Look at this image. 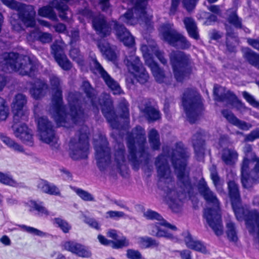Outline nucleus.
Returning a JSON list of instances; mask_svg holds the SVG:
<instances>
[{"label":"nucleus","mask_w":259,"mask_h":259,"mask_svg":"<svg viewBox=\"0 0 259 259\" xmlns=\"http://www.w3.org/2000/svg\"><path fill=\"white\" fill-rule=\"evenodd\" d=\"M189 154L181 143L176 144L170 149L164 148L163 153L156 159V167L160 183H163V190L165 199L171 209L178 211L182 206L185 193H190L192 189L186 167Z\"/></svg>","instance_id":"1"},{"label":"nucleus","mask_w":259,"mask_h":259,"mask_svg":"<svg viewBox=\"0 0 259 259\" xmlns=\"http://www.w3.org/2000/svg\"><path fill=\"white\" fill-rule=\"evenodd\" d=\"M50 80L53 89L55 91L52 96V105L49 112L58 126L69 127L71 123L77 122L83 117V112L79 102L80 94L77 92L68 94L67 100L70 107V113L67 114L62 105L60 79L56 75L52 74L50 76Z\"/></svg>","instance_id":"2"},{"label":"nucleus","mask_w":259,"mask_h":259,"mask_svg":"<svg viewBox=\"0 0 259 259\" xmlns=\"http://www.w3.org/2000/svg\"><path fill=\"white\" fill-rule=\"evenodd\" d=\"M114 28L117 38L125 46L128 47L124 60V64L128 71L134 75L138 82L142 84L145 83L148 81L149 75L139 57L135 54L136 50L133 47L135 43L134 37L125 27L116 22H115Z\"/></svg>","instance_id":"3"},{"label":"nucleus","mask_w":259,"mask_h":259,"mask_svg":"<svg viewBox=\"0 0 259 259\" xmlns=\"http://www.w3.org/2000/svg\"><path fill=\"white\" fill-rule=\"evenodd\" d=\"M94 147L97 165L101 170L110 167L120 171L125 167V150L122 144H119L115 146L114 160L112 161L110 160V150L106 138L100 136L99 139L95 140Z\"/></svg>","instance_id":"4"},{"label":"nucleus","mask_w":259,"mask_h":259,"mask_svg":"<svg viewBox=\"0 0 259 259\" xmlns=\"http://www.w3.org/2000/svg\"><path fill=\"white\" fill-rule=\"evenodd\" d=\"M198 188L199 193L206 201L214 206L213 209L207 208L204 210L203 217L214 234L218 236H221L224 229L220 213L219 201L203 180H200Z\"/></svg>","instance_id":"5"},{"label":"nucleus","mask_w":259,"mask_h":259,"mask_svg":"<svg viewBox=\"0 0 259 259\" xmlns=\"http://www.w3.org/2000/svg\"><path fill=\"white\" fill-rule=\"evenodd\" d=\"M0 66L5 71H14L22 76L32 77L37 70L38 63L27 56L6 52L0 55Z\"/></svg>","instance_id":"6"},{"label":"nucleus","mask_w":259,"mask_h":259,"mask_svg":"<svg viewBox=\"0 0 259 259\" xmlns=\"http://www.w3.org/2000/svg\"><path fill=\"white\" fill-rule=\"evenodd\" d=\"M145 142V132L141 126H137L127 137V145L129 153L127 157L136 169H138L143 162H148V154L144 147Z\"/></svg>","instance_id":"7"},{"label":"nucleus","mask_w":259,"mask_h":259,"mask_svg":"<svg viewBox=\"0 0 259 259\" xmlns=\"http://www.w3.org/2000/svg\"><path fill=\"white\" fill-rule=\"evenodd\" d=\"M145 64L150 68L155 80L160 83L166 84H170L172 78L165 75L163 69L159 68L157 64L153 59V55L154 54L163 64L167 63L162 52L157 49L156 45L153 43L151 46L142 45L141 47Z\"/></svg>","instance_id":"8"},{"label":"nucleus","mask_w":259,"mask_h":259,"mask_svg":"<svg viewBox=\"0 0 259 259\" xmlns=\"http://www.w3.org/2000/svg\"><path fill=\"white\" fill-rule=\"evenodd\" d=\"M82 90L86 94L87 97L90 99L93 106L98 110V106L102 107V111L108 121L114 128H118V117L115 115L112 106V102L108 95H104L99 99L95 97V91L91 88L88 81H84L81 85Z\"/></svg>","instance_id":"9"},{"label":"nucleus","mask_w":259,"mask_h":259,"mask_svg":"<svg viewBox=\"0 0 259 259\" xmlns=\"http://www.w3.org/2000/svg\"><path fill=\"white\" fill-rule=\"evenodd\" d=\"M232 205L237 219L245 220L249 233L259 243V212L255 210L245 209L240 206V202H233Z\"/></svg>","instance_id":"10"},{"label":"nucleus","mask_w":259,"mask_h":259,"mask_svg":"<svg viewBox=\"0 0 259 259\" xmlns=\"http://www.w3.org/2000/svg\"><path fill=\"white\" fill-rule=\"evenodd\" d=\"M170 60L175 78L178 81H182L191 73L192 62L190 56L183 52H172Z\"/></svg>","instance_id":"11"},{"label":"nucleus","mask_w":259,"mask_h":259,"mask_svg":"<svg viewBox=\"0 0 259 259\" xmlns=\"http://www.w3.org/2000/svg\"><path fill=\"white\" fill-rule=\"evenodd\" d=\"M183 105L188 120L194 123L203 110L201 97L194 90H186L183 97Z\"/></svg>","instance_id":"12"},{"label":"nucleus","mask_w":259,"mask_h":259,"mask_svg":"<svg viewBox=\"0 0 259 259\" xmlns=\"http://www.w3.org/2000/svg\"><path fill=\"white\" fill-rule=\"evenodd\" d=\"M144 216L149 220H156L158 222L148 226L149 233L150 235L157 237H164L172 239L173 235L169 231L161 228L162 226L165 227L172 230H176L177 227L172 225L164 220L161 215L157 212L148 209L144 212Z\"/></svg>","instance_id":"13"},{"label":"nucleus","mask_w":259,"mask_h":259,"mask_svg":"<svg viewBox=\"0 0 259 259\" xmlns=\"http://www.w3.org/2000/svg\"><path fill=\"white\" fill-rule=\"evenodd\" d=\"M40 109L39 105H35L34 113L37 122L38 136L42 142L56 147L57 138L55 136L54 127L48 119L44 116L39 117Z\"/></svg>","instance_id":"14"},{"label":"nucleus","mask_w":259,"mask_h":259,"mask_svg":"<svg viewBox=\"0 0 259 259\" xmlns=\"http://www.w3.org/2000/svg\"><path fill=\"white\" fill-rule=\"evenodd\" d=\"M147 5L146 0H138L135 7L121 16L119 20L127 25H134L138 21V17L148 27L151 26L152 16L146 14L145 9Z\"/></svg>","instance_id":"15"},{"label":"nucleus","mask_w":259,"mask_h":259,"mask_svg":"<svg viewBox=\"0 0 259 259\" xmlns=\"http://www.w3.org/2000/svg\"><path fill=\"white\" fill-rule=\"evenodd\" d=\"M9 8L18 12L19 20L27 27H33L35 24V11L31 5H26L16 0H1Z\"/></svg>","instance_id":"16"},{"label":"nucleus","mask_w":259,"mask_h":259,"mask_svg":"<svg viewBox=\"0 0 259 259\" xmlns=\"http://www.w3.org/2000/svg\"><path fill=\"white\" fill-rule=\"evenodd\" d=\"M89 150L88 137L86 133L72 139L69 144V155L73 159L87 157Z\"/></svg>","instance_id":"17"},{"label":"nucleus","mask_w":259,"mask_h":259,"mask_svg":"<svg viewBox=\"0 0 259 259\" xmlns=\"http://www.w3.org/2000/svg\"><path fill=\"white\" fill-rule=\"evenodd\" d=\"M161 31L164 40L170 45L181 49L190 48L191 44L187 39L175 29L171 28L169 25L162 26Z\"/></svg>","instance_id":"18"},{"label":"nucleus","mask_w":259,"mask_h":259,"mask_svg":"<svg viewBox=\"0 0 259 259\" xmlns=\"http://www.w3.org/2000/svg\"><path fill=\"white\" fill-rule=\"evenodd\" d=\"M26 103L27 98L25 95L18 94L15 96L11 105L15 122L25 121L28 120V112L24 109Z\"/></svg>","instance_id":"19"},{"label":"nucleus","mask_w":259,"mask_h":259,"mask_svg":"<svg viewBox=\"0 0 259 259\" xmlns=\"http://www.w3.org/2000/svg\"><path fill=\"white\" fill-rule=\"evenodd\" d=\"M23 121L15 122L13 120L12 128L14 136L24 144L29 146L34 144L32 131Z\"/></svg>","instance_id":"20"},{"label":"nucleus","mask_w":259,"mask_h":259,"mask_svg":"<svg viewBox=\"0 0 259 259\" xmlns=\"http://www.w3.org/2000/svg\"><path fill=\"white\" fill-rule=\"evenodd\" d=\"M92 67L96 73L100 75L113 94L119 95L121 94L122 91L118 83L110 76L96 58L92 60Z\"/></svg>","instance_id":"21"},{"label":"nucleus","mask_w":259,"mask_h":259,"mask_svg":"<svg viewBox=\"0 0 259 259\" xmlns=\"http://www.w3.org/2000/svg\"><path fill=\"white\" fill-rule=\"evenodd\" d=\"M256 163V161H253L251 159L244 158L241 164V182L242 185L244 188H249L252 185L251 179H257L259 178V176H257L256 173H254V176H252L251 172L253 168L249 170L250 165L252 163Z\"/></svg>","instance_id":"22"},{"label":"nucleus","mask_w":259,"mask_h":259,"mask_svg":"<svg viewBox=\"0 0 259 259\" xmlns=\"http://www.w3.org/2000/svg\"><path fill=\"white\" fill-rule=\"evenodd\" d=\"M77 0H53L51 5L59 13V16L63 21H69L72 17L71 12L69 10L68 6L64 2L70 4L75 2Z\"/></svg>","instance_id":"23"},{"label":"nucleus","mask_w":259,"mask_h":259,"mask_svg":"<svg viewBox=\"0 0 259 259\" xmlns=\"http://www.w3.org/2000/svg\"><path fill=\"white\" fill-rule=\"evenodd\" d=\"M63 249L82 257H89L91 252L81 245L74 242L67 241L62 245Z\"/></svg>","instance_id":"24"},{"label":"nucleus","mask_w":259,"mask_h":259,"mask_svg":"<svg viewBox=\"0 0 259 259\" xmlns=\"http://www.w3.org/2000/svg\"><path fill=\"white\" fill-rule=\"evenodd\" d=\"M63 249L82 257H89L91 252L81 245L74 242L67 241L62 245Z\"/></svg>","instance_id":"25"},{"label":"nucleus","mask_w":259,"mask_h":259,"mask_svg":"<svg viewBox=\"0 0 259 259\" xmlns=\"http://www.w3.org/2000/svg\"><path fill=\"white\" fill-rule=\"evenodd\" d=\"M93 25L97 33L101 37L106 36L110 33L111 28L106 22L105 18L102 16L94 18Z\"/></svg>","instance_id":"26"},{"label":"nucleus","mask_w":259,"mask_h":259,"mask_svg":"<svg viewBox=\"0 0 259 259\" xmlns=\"http://www.w3.org/2000/svg\"><path fill=\"white\" fill-rule=\"evenodd\" d=\"M213 94L214 99L218 101H235L237 98L229 90L222 87L215 85L213 88Z\"/></svg>","instance_id":"27"},{"label":"nucleus","mask_w":259,"mask_h":259,"mask_svg":"<svg viewBox=\"0 0 259 259\" xmlns=\"http://www.w3.org/2000/svg\"><path fill=\"white\" fill-rule=\"evenodd\" d=\"M222 114L229 123L237 126L241 130H248L251 127L250 124L239 120L229 110H223L222 111Z\"/></svg>","instance_id":"28"},{"label":"nucleus","mask_w":259,"mask_h":259,"mask_svg":"<svg viewBox=\"0 0 259 259\" xmlns=\"http://www.w3.org/2000/svg\"><path fill=\"white\" fill-rule=\"evenodd\" d=\"M192 142L198 160H202L203 158L205 151L203 136L200 133H197L193 136Z\"/></svg>","instance_id":"29"},{"label":"nucleus","mask_w":259,"mask_h":259,"mask_svg":"<svg viewBox=\"0 0 259 259\" xmlns=\"http://www.w3.org/2000/svg\"><path fill=\"white\" fill-rule=\"evenodd\" d=\"M184 241L187 247L203 253H207L206 247L201 242L194 239L188 232L183 233Z\"/></svg>","instance_id":"30"},{"label":"nucleus","mask_w":259,"mask_h":259,"mask_svg":"<svg viewBox=\"0 0 259 259\" xmlns=\"http://www.w3.org/2000/svg\"><path fill=\"white\" fill-rule=\"evenodd\" d=\"M98 238L101 244L105 245H110L112 248L115 249L126 247L128 246L130 244L128 240L125 237H122L119 240H117L116 241L109 240L101 235H98Z\"/></svg>","instance_id":"31"},{"label":"nucleus","mask_w":259,"mask_h":259,"mask_svg":"<svg viewBox=\"0 0 259 259\" xmlns=\"http://www.w3.org/2000/svg\"><path fill=\"white\" fill-rule=\"evenodd\" d=\"M98 47L103 55L108 60L113 61L116 57L114 47L111 46L105 40H101L98 43Z\"/></svg>","instance_id":"32"},{"label":"nucleus","mask_w":259,"mask_h":259,"mask_svg":"<svg viewBox=\"0 0 259 259\" xmlns=\"http://www.w3.org/2000/svg\"><path fill=\"white\" fill-rule=\"evenodd\" d=\"M0 139L1 141L12 151L19 153L26 154L23 146L16 142L14 139L0 133Z\"/></svg>","instance_id":"33"},{"label":"nucleus","mask_w":259,"mask_h":259,"mask_svg":"<svg viewBox=\"0 0 259 259\" xmlns=\"http://www.w3.org/2000/svg\"><path fill=\"white\" fill-rule=\"evenodd\" d=\"M37 188L42 192L53 195H60L59 189L54 185L50 184L44 180H39L37 183Z\"/></svg>","instance_id":"34"},{"label":"nucleus","mask_w":259,"mask_h":259,"mask_svg":"<svg viewBox=\"0 0 259 259\" xmlns=\"http://www.w3.org/2000/svg\"><path fill=\"white\" fill-rule=\"evenodd\" d=\"M47 89V84L40 80H37L30 90V93L33 98L39 99L45 95Z\"/></svg>","instance_id":"35"},{"label":"nucleus","mask_w":259,"mask_h":259,"mask_svg":"<svg viewBox=\"0 0 259 259\" xmlns=\"http://www.w3.org/2000/svg\"><path fill=\"white\" fill-rule=\"evenodd\" d=\"M238 154L236 150L233 149H225L222 154V159L227 165H232L238 160Z\"/></svg>","instance_id":"36"},{"label":"nucleus","mask_w":259,"mask_h":259,"mask_svg":"<svg viewBox=\"0 0 259 259\" xmlns=\"http://www.w3.org/2000/svg\"><path fill=\"white\" fill-rule=\"evenodd\" d=\"M243 151L245 156L244 158L251 159L253 161H256V163L254 164L253 169L251 172L252 176H254V173H256L257 176H259V159L257 158L254 153L252 152V147L250 145H246L244 148Z\"/></svg>","instance_id":"37"},{"label":"nucleus","mask_w":259,"mask_h":259,"mask_svg":"<svg viewBox=\"0 0 259 259\" xmlns=\"http://www.w3.org/2000/svg\"><path fill=\"white\" fill-rule=\"evenodd\" d=\"M227 31L226 45L227 49L230 52H233L235 47L238 44L237 38L235 33L233 32L232 28L228 24H225Z\"/></svg>","instance_id":"38"},{"label":"nucleus","mask_w":259,"mask_h":259,"mask_svg":"<svg viewBox=\"0 0 259 259\" xmlns=\"http://www.w3.org/2000/svg\"><path fill=\"white\" fill-rule=\"evenodd\" d=\"M183 22L189 35L195 39H198L199 34L194 20L191 18L186 17L184 19Z\"/></svg>","instance_id":"39"},{"label":"nucleus","mask_w":259,"mask_h":259,"mask_svg":"<svg viewBox=\"0 0 259 259\" xmlns=\"http://www.w3.org/2000/svg\"><path fill=\"white\" fill-rule=\"evenodd\" d=\"M229 194L233 202H240V196L239 192L238 185L234 181H230L228 183Z\"/></svg>","instance_id":"40"},{"label":"nucleus","mask_w":259,"mask_h":259,"mask_svg":"<svg viewBox=\"0 0 259 259\" xmlns=\"http://www.w3.org/2000/svg\"><path fill=\"white\" fill-rule=\"evenodd\" d=\"M53 8H54L50 6H44L38 10V14L40 16L47 18L52 21H57L58 18L57 15L54 11Z\"/></svg>","instance_id":"41"},{"label":"nucleus","mask_w":259,"mask_h":259,"mask_svg":"<svg viewBox=\"0 0 259 259\" xmlns=\"http://www.w3.org/2000/svg\"><path fill=\"white\" fill-rule=\"evenodd\" d=\"M148 139L150 146L154 150H158L160 148V138L158 132L154 129H151L148 133Z\"/></svg>","instance_id":"42"},{"label":"nucleus","mask_w":259,"mask_h":259,"mask_svg":"<svg viewBox=\"0 0 259 259\" xmlns=\"http://www.w3.org/2000/svg\"><path fill=\"white\" fill-rule=\"evenodd\" d=\"M226 232L230 241L236 242L238 239L237 232L235 224L231 220H227L226 223Z\"/></svg>","instance_id":"43"},{"label":"nucleus","mask_w":259,"mask_h":259,"mask_svg":"<svg viewBox=\"0 0 259 259\" xmlns=\"http://www.w3.org/2000/svg\"><path fill=\"white\" fill-rule=\"evenodd\" d=\"M65 47V44L59 40L54 42L51 47L52 53L54 55L55 59L64 55V50Z\"/></svg>","instance_id":"44"},{"label":"nucleus","mask_w":259,"mask_h":259,"mask_svg":"<svg viewBox=\"0 0 259 259\" xmlns=\"http://www.w3.org/2000/svg\"><path fill=\"white\" fill-rule=\"evenodd\" d=\"M27 205L30 208L36 210L39 214L48 215L49 214V211L47 208L44 206L43 203L41 202H37L34 200H30L27 203Z\"/></svg>","instance_id":"45"},{"label":"nucleus","mask_w":259,"mask_h":259,"mask_svg":"<svg viewBox=\"0 0 259 259\" xmlns=\"http://www.w3.org/2000/svg\"><path fill=\"white\" fill-rule=\"evenodd\" d=\"M0 183L12 187H17L20 184L15 180L9 173H3L0 171Z\"/></svg>","instance_id":"46"},{"label":"nucleus","mask_w":259,"mask_h":259,"mask_svg":"<svg viewBox=\"0 0 259 259\" xmlns=\"http://www.w3.org/2000/svg\"><path fill=\"white\" fill-rule=\"evenodd\" d=\"M138 243L141 247L144 248L151 247H157L159 245V242L156 240L149 237H140L138 238Z\"/></svg>","instance_id":"47"},{"label":"nucleus","mask_w":259,"mask_h":259,"mask_svg":"<svg viewBox=\"0 0 259 259\" xmlns=\"http://www.w3.org/2000/svg\"><path fill=\"white\" fill-rule=\"evenodd\" d=\"M143 111L149 120L154 121L160 118L159 111L151 106L145 107Z\"/></svg>","instance_id":"48"},{"label":"nucleus","mask_w":259,"mask_h":259,"mask_svg":"<svg viewBox=\"0 0 259 259\" xmlns=\"http://www.w3.org/2000/svg\"><path fill=\"white\" fill-rule=\"evenodd\" d=\"M53 223L65 233H68L71 229V226L66 220L60 218L54 219Z\"/></svg>","instance_id":"49"},{"label":"nucleus","mask_w":259,"mask_h":259,"mask_svg":"<svg viewBox=\"0 0 259 259\" xmlns=\"http://www.w3.org/2000/svg\"><path fill=\"white\" fill-rule=\"evenodd\" d=\"M244 56L248 62L259 69V55L251 51L246 52Z\"/></svg>","instance_id":"50"},{"label":"nucleus","mask_w":259,"mask_h":259,"mask_svg":"<svg viewBox=\"0 0 259 259\" xmlns=\"http://www.w3.org/2000/svg\"><path fill=\"white\" fill-rule=\"evenodd\" d=\"M9 114V109L5 100L0 97V121L6 120Z\"/></svg>","instance_id":"51"},{"label":"nucleus","mask_w":259,"mask_h":259,"mask_svg":"<svg viewBox=\"0 0 259 259\" xmlns=\"http://www.w3.org/2000/svg\"><path fill=\"white\" fill-rule=\"evenodd\" d=\"M58 65L64 70H68L72 67V65L66 56L64 54L55 59Z\"/></svg>","instance_id":"52"},{"label":"nucleus","mask_w":259,"mask_h":259,"mask_svg":"<svg viewBox=\"0 0 259 259\" xmlns=\"http://www.w3.org/2000/svg\"><path fill=\"white\" fill-rule=\"evenodd\" d=\"M75 192L78 196L83 200L85 201H95V197L90 193L83 190L81 189L77 188L75 190Z\"/></svg>","instance_id":"53"},{"label":"nucleus","mask_w":259,"mask_h":259,"mask_svg":"<svg viewBox=\"0 0 259 259\" xmlns=\"http://www.w3.org/2000/svg\"><path fill=\"white\" fill-rule=\"evenodd\" d=\"M227 21L236 28H240L241 27V20L235 12L229 14Z\"/></svg>","instance_id":"54"},{"label":"nucleus","mask_w":259,"mask_h":259,"mask_svg":"<svg viewBox=\"0 0 259 259\" xmlns=\"http://www.w3.org/2000/svg\"><path fill=\"white\" fill-rule=\"evenodd\" d=\"M126 216V214L122 211L109 210L105 213V217L107 219L118 220L120 218H124Z\"/></svg>","instance_id":"55"},{"label":"nucleus","mask_w":259,"mask_h":259,"mask_svg":"<svg viewBox=\"0 0 259 259\" xmlns=\"http://www.w3.org/2000/svg\"><path fill=\"white\" fill-rule=\"evenodd\" d=\"M211 178L217 191L219 193H222L223 192L222 183L220 181V179L218 177L217 172L214 170L211 171Z\"/></svg>","instance_id":"56"},{"label":"nucleus","mask_w":259,"mask_h":259,"mask_svg":"<svg viewBox=\"0 0 259 259\" xmlns=\"http://www.w3.org/2000/svg\"><path fill=\"white\" fill-rule=\"evenodd\" d=\"M242 96L246 101L252 106L259 108V102L256 101L253 96L246 91L242 92Z\"/></svg>","instance_id":"57"},{"label":"nucleus","mask_w":259,"mask_h":259,"mask_svg":"<svg viewBox=\"0 0 259 259\" xmlns=\"http://www.w3.org/2000/svg\"><path fill=\"white\" fill-rule=\"evenodd\" d=\"M20 227L23 230L26 231L28 233L38 236H44L46 233L33 227L26 226L25 225H21Z\"/></svg>","instance_id":"58"},{"label":"nucleus","mask_w":259,"mask_h":259,"mask_svg":"<svg viewBox=\"0 0 259 259\" xmlns=\"http://www.w3.org/2000/svg\"><path fill=\"white\" fill-rule=\"evenodd\" d=\"M120 108L122 110V114H121V117L125 119L126 123L129 122V110L128 108L127 103L124 101L120 103Z\"/></svg>","instance_id":"59"},{"label":"nucleus","mask_w":259,"mask_h":259,"mask_svg":"<svg viewBox=\"0 0 259 259\" xmlns=\"http://www.w3.org/2000/svg\"><path fill=\"white\" fill-rule=\"evenodd\" d=\"M126 256L129 259H140L142 258V254L137 250L129 249L126 251Z\"/></svg>","instance_id":"60"},{"label":"nucleus","mask_w":259,"mask_h":259,"mask_svg":"<svg viewBox=\"0 0 259 259\" xmlns=\"http://www.w3.org/2000/svg\"><path fill=\"white\" fill-rule=\"evenodd\" d=\"M84 218V222L88 224L90 227L97 230H99L100 227L98 222L94 218H88L82 214Z\"/></svg>","instance_id":"61"},{"label":"nucleus","mask_w":259,"mask_h":259,"mask_svg":"<svg viewBox=\"0 0 259 259\" xmlns=\"http://www.w3.org/2000/svg\"><path fill=\"white\" fill-rule=\"evenodd\" d=\"M52 40L51 34L47 32H42L40 31L39 39L43 44L50 42Z\"/></svg>","instance_id":"62"},{"label":"nucleus","mask_w":259,"mask_h":259,"mask_svg":"<svg viewBox=\"0 0 259 259\" xmlns=\"http://www.w3.org/2000/svg\"><path fill=\"white\" fill-rule=\"evenodd\" d=\"M40 31L36 29L32 30L29 35L27 36V38L29 41H33L39 39Z\"/></svg>","instance_id":"63"},{"label":"nucleus","mask_w":259,"mask_h":259,"mask_svg":"<svg viewBox=\"0 0 259 259\" xmlns=\"http://www.w3.org/2000/svg\"><path fill=\"white\" fill-rule=\"evenodd\" d=\"M257 138H259V128L252 131L246 136L245 139L247 141L251 142Z\"/></svg>","instance_id":"64"}]
</instances>
